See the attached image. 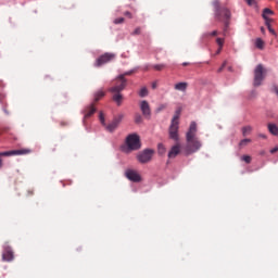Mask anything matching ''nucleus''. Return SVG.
Segmentation results:
<instances>
[{"label":"nucleus","instance_id":"nucleus-40","mask_svg":"<svg viewBox=\"0 0 278 278\" xmlns=\"http://www.w3.org/2000/svg\"><path fill=\"white\" fill-rule=\"evenodd\" d=\"M220 51H223V48H219V47H218V49H217V51H216V55H219Z\"/></svg>","mask_w":278,"mask_h":278},{"label":"nucleus","instance_id":"nucleus-48","mask_svg":"<svg viewBox=\"0 0 278 278\" xmlns=\"http://www.w3.org/2000/svg\"><path fill=\"white\" fill-rule=\"evenodd\" d=\"M62 126L66 125V123H61Z\"/></svg>","mask_w":278,"mask_h":278},{"label":"nucleus","instance_id":"nucleus-19","mask_svg":"<svg viewBox=\"0 0 278 278\" xmlns=\"http://www.w3.org/2000/svg\"><path fill=\"white\" fill-rule=\"evenodd\" d=\"M267 128L269 134H271V136H278V127L276 124H268Z\"/></svg>","mask_w":278,"mask_h":278},{"label":"nucleus","instance_id":"nucleus-24","mask_svg":"<svg viewBox=\"0 0 278 278\" xmlns=\"http://www.w3.org/2000/svg\"><path fill=\"white\" fill-rule=\"evenodd\" d=\"M165 67H166V64H155V65H153L154 71H164Z\"/></svg>","mask_w":278,"mask_h":278},{"label":"nucleus","instance_id":"nucleus-8","mask_svg":"<svg viewBox=\"0 0 278 278\" xmlns=\"http://www.w3.org/2000/svg\"><path fill=\"white\" fill-rule=\"evenodd\" d=\"M153 153L154 151L151 149H146L138 153L137 160L140 162V164H148L151 160H153Z\"/></svg>","mask_w":278,"mask_h":278},{"label":"nucleus","instance_id":"nucleus-35","mask_svg":"<svg viewBox=\"0 0 278 278\" xmlns=\"http://www.w3.org/2000/svg\"><path fill=\"white\" fill-rule=\"evenodd\" d=\"M248 5H255L257 2L255 0H245Z\"/></svg>","mask_w":278,"mask_h":278},{"label":"nucleus","instance_id":"nucleus-10","mask_svg":"<svg viewBox=\"0 0 278 278\" xmlns=\"http://www.w3.org/2000/svg\"><path fill=\"white\" fill-rule=\"evenodd\" d=\"M116 58V54L114 53H104L96 61V66H103V64H108V62H112Z\"/></svg>","mask_w":278,"mask_h":278},{"label":"nucleus","instance_id":"nucleus-41","mask_svg":"<svg viewBox=\"0 0 278 278\" xmlns=\"http://www.w3.org/2000/svg\"><path fill=\"white\" fill-rule=\"evenodd\" d=\"M277 151H278V148H274L270 150V153H277Z\"/></svg>","mask_w":278,"mask_h":278},{"label":"nucleus","instance_id":"nucleus-25","mask_svg":"<svg viewBox=\"0 0 278 278\" xmlns=\"http://www.w3.org/2000/svg\"><path fill=\"white\" fill-rule=\"evenodd\" d=\"M273 22H269L268 24H265L269 34H273V36H277V33H275V29H273V27L270 26Z\"/></svg>","mask_w":278,"mask_h":278},{"label":"nucleus","instance_id":"nucleus-14","mask_svg":"<svg viewBox=\"0 0 278 278\" xmlns=\"http://www.w3.org/2000/svg\"><path fill=\"white\" fill-rule=\"evenodd\" d=\"M2 260L4 262H12V260H14V252H12V248L10 247L4 248Z\"/></svg>","mask_w":278,"mask_h":278},{"label":"nucleus","instance_id":"nucleus-11","mask_svg":"<svg viewBox=\"0 0 278 278\" xmlns=\"http://www.w3.org/2000/svg\"><path fill=\"white\" fill-rule=\"evenodd\" d=\"M125 177L129 179V181H134L135 184H138L142 180V177H140V174L134 169H126Z\"/></svg>","mask_w":278,"mask_h":278},{"label":"nucleus","instance_id":"nucleus-49","mask_svg":"<svg viewBox=\"0 0 278 278\" xmlns=\"http://www.w3.org/2000/svg\"><path fill=\"white\" fill-rule=\"evenodd\" d=\"M144 71H149V67H146Z\"/></svg>","mask_w":278,"mask_h":278},{"label":"nucleus","instance_id":"nucleus-45","mask_svg":"<svg viewBox=\"0 0 278 278\" xmlns=\"http://www.w3.org/2000/svg\"><path fill=\"white\" fill-rule=\"evenodd\" d=\"M182 66H190V63L189 62H185V63H182Z\"/></svg>","mask_w":278,"mask_h":278},{"label":"nucleus","instance_id":"nucleus-33","mask_svg":"<svg viewBox=\"0 0 278 278\" xmlns=\"http://www.w3.org/2000/svg\"><path fill=\"white\" fill-rule=\"evenodd\" d=\"M225 66H227V61H225L222 66L218 68L217 73H223V71L225 70Z\"/></svg>","mask_w":278,"mask_h":278},{"label":"nucleus","instance_id":"nucleus-28","mask_svg":"<svg viewBox=\"0 0 278 278\" xmlns=\"http://www.w3.org/2000/svg\"><path fill=\"white\" fill-rule=\"evenodd\" d=\"M216 42H217L218 47H219L220 49H223V47H224V45H225V39H224V38H217V39H216Z\"/></svg>","mask_w":278,"mask_h":278},{"label":"nucleus","instance_id":"nucleus-23","mask_svg":"<svg viewBox=\"0 0 278 278\" xmlns=\"http://www.w3.org/2000/svg\"><path fill=\"white\" fill-rule=\"evenodd\" d=\"M255 47L257 49H264V40H262V38H257L255 41Z\"/></svg>","mask_w":278,"mask_h":278},{"label":"nucleus","instance_id":"nucleus-31","mask_svg":"<svg viewBox=\"0 0 278 278\" xmlns=\"http://www.w3.org/2000/svg\"><path fill=\"white\" fill-rule=\"evenodd\" d=\"M249 142H251V139H243L240 141L239 147H247Z\"/></svg>","mask_w":278,"mask_h":278},{"label":"nucleus","instance_id":"nucleus-29","mask_svg":"<svg viewBox=\"0 0 278 278\" xmlns=\"http://www.w3.org/2000/svg\"><path fill=\"white\" fill-rule=\"evenodd\" d=\"M122 23H125V18L124 17H118L114 20V24L115 25H121Z\"/></svg>","mask_w":278,"mask_h":278},{"label":"nucleus","instance_id":"nucleus-27","mask_svg":"<svg viewBox=\"0 0 278 278\" xmlns=\"http://www.w3.org/2000/svg\"><path fill=\"white\" fill-rule=\"evenodd\" d=\"M135 123H136L137 125H140V123H142V115L136 114V115H135Z\"/></svg>","mask_w":278,"mask_h":278},{"label":"nucleus","instance_id":"nucleus-2","mask_svg":"<svg viewBox=\"0 0 278 278\" xmlns=\"http://www.w3.org/2000/svg\"><path fill=\"white\" fill-rule=\"evenodd\" d=\"M213 7L215 8V18L219 23H224V36H227L229 29V21L231 18V11L227 8H220V2L218 0L213 1Z\"/></svg>","mask_w":278,"mask_h":278},{"label":"nucleus","instance_id":"nucleus-37","mask_svg":"<svg viewBox=\"0 0 278 278\" xmlns=\"http://www.w3.org/2000/svg\"><path fill=\"white\" fill-rule=\"evenodd\" d=\"M124 16H128V18H132L131 12H129V11H126V12L124 13Z\"/></svg>","mask_w":278,"mask_h":278},{"label":"nucleus","instance_id":"nucleus-38","mask_svg":"<svg viewBox=\"0 0 278 278\" xmlns=\"http://www.w3.org/2000/svg\"><path fill=\"white\" fill-rule=\"evenodd\" d=\"M28 197H34V189L27 191Z\"/></svg>","mask_w":278,"mask_h":278},{"label":"nucleus","instance_id":"nucleus-9","mask_svg":"<svg viewBox=\"0 0 278 278\" xmlns=\"http://www.w3.org/2000/svg\"><path fill=\"white\" fill-rule=\"evenodd\" d=\"M29 153H31V149L24 148L20 150L0 152V157H10V155H29Z\"/></svg>","mask_w":278,"mask_h":278},{"label":"nucleus","instance_id":"nucleus-22","mask_svg":"<svg viewBox=\"0 0 278 278\" xmlns=\"http://www.w3.org/2000/svg\"><path fill=\"white\" fill-rule=\"evenodd\" d=\"M139 97L141 98L149 97V89H147V87L141 88L139 91Z\"/></svg>","mask_w":278,"mask_h":278},{"label":"nucleus","instance_id":"nucleus-20","mask_svg":"<svg viewBox=\"0 0 278 278\" xmlns=\"http://www.w3.org/2000/svg\"><path fill=\"white\" fill-rule=\"evenodd\" d=\"M93 97H94V103H97L98 101H101V99H103V97H105V91H103V90H99V91H97L94 94H93Z\"/></svg>","mask_w":278,"mask_h":278},{"label":"nucleus","instance_id":"nucleus-34","mask_svg":"<svg viewBox=\"0 0 278 278\" xmlns=\"http://www.w3.org/2000/svg\"><path fill=\"white\" fill-rule=\"evenodd\" d=\"M205 36H218V30H213L212 33L205 34Z\"/></svg>","mask_w":278,"mask_h":278},{"label":"nucleus","instance_id":"nucleus-13","mask_svg":"<svg viewBox=\"0 0 278 278\" xmlns=\"http://www.w3.org/2000/svg\"><path fill=\"white\" fill-rule=\"evenodd\" d=\"M94 112H97V108H94V103L88 105L85 110H84V123H86V121H88V118H90V116H92V114H94Z\"/></svg>","mask_w":278,"mask_h":278},{"label":"nucleus","instance_id":"nucleus-42","mask_svg":"<svg viewBox=\"0 0 278 278\" xmlns=\"http://www.w3.org/2000/svg\"><path fill=\"white\" fill-rule=\"evenodd\" d=\"M258 137L263 138L264 140H266V135L260 134Z\"/></svg>","mask_w":278,"mask_h":278},{"label":"nucleus","instance_id":"nucleus-3","mask_svg":"<svg viewBox=\"0 0 278 278\" xmlns=\"http://www.w3.org/2000/svg\"><path fill=\"white\" fill-rule=\"evenodd\" d=\"M168 134H169L170 140L178 142V140H179V111L176 112V114L174 115V117L172 119Z\"/></svg>","mask_w":278,"mask_h":278},{"label":"nucleus","instance_id":"nucleus-15","mask_svg":"<svg viewBox=\"0 0 278 278\" xmlns=\"http://www.w3.org/2000/svg\"><path fill=\"white\" fill-rule=\"evenodd\" d=\"M273 15H275V11H273L268 8L263 10L262 17L265 21V25H268V23H273V18L268 17V16H273Z\"/></svg>","mask_w":278,"mask_h":278},{"label":"nucleus","instance_id":"nucleus-43","mask_svg":"<svg viewBox=\"0 0 278 278\" xmlns=\"http://www.w3.org/2000/svg\"><path fill=\"white\" fill-rule=\"evenodd\" d=\"M251 97H257V92L256 91H252Z\"/></svg>","mask_w":278,"mask_h":278},{"label":"nucleus","instance_id":"nucleus-44","mask_svg":"<svg viewBox=\"0 0 278 278\" xmlns=\"http://www.w3.org/2000/svg\"><path fill=\"white\" fill-rule=\"evenodd\" d=\"M262 34H266V29L264 27H261Z\"/></svg>","mask_w":278,"mask_h":278},{"label":"nucleus","instance_id":"nucleus-32","mask_svg":"<svg viewBox=\"0 0 278 278\" xmlns=\"http://www.w3.org/2000/svg\"><path fill=\"white\" fill-rule=\"evenodd\" d=\"M251 160H252V159H251V156H249V155H243V156H242V161L245 162V164H251Z\"/></svg>","mask_w":278,"mask_h":278},{"label":"nucleus","instance_id":"nucleus-39","mask_svg":"<svg viewBox=\"0 0 278 278\" xmlns=\"http://www.w3.org/2000/svg\"><path fill=\"white\" fill-rule=\"evenodd\" d=\"M155 88H157V83H152V89L155 90Z\"/></svg>","mask_w":278,"mask_h":278},{"label":"nucleus","instance_id":"nucleus-4","mask_svg":"<svg viewBox=\"0 0 278 278\" xmlns=\"http://www.w3.org/2000/svg\"><path fill=\"white\" fill-rule=\"evenodd\" d=\"M126 147L128 151H138L142 144L140 143V136L137 134L128 135L126 138Z\"/></svg>","mask_w":278,"mask_h":278},{"label":"nucleus","instance_id":"nucleus-17","mask_svg":"<svg viewBox=\"0 0 278 278\" xmlns=\"http://www.w3.org/2000/svg\"><path fill=\"white\" fill-rule=\"evenodd\" d=\"M175 90H179L180 92H186L188 90V83H178L175 85Z\"/></svg>","mask_w":278,"mask_h":278},{"label":"nucleus","instance_id":"nucleus-1","mask_svg":"<svg viewBox=\"0 0 278 278\" xmlns=\"http://www.w3.org/2000/svg\"><path fill=\"white\" fill-rule=\"evenodd\" d=\"M197 122H191L189 129L186 134V155H192V153H197V151H200L201 147H203V143H201V140H199V137L197 136Z\"/></svg>","mask_w":278,"mask_h":278},{"label":"nucleus","instance_id":"nucleus-46","mask_svg":"<svg viewBox=\"0 0 278 278\" xmlns=\"http://www.w3.org/2000/svg\"><path fill=\"white\" fill-rule=\"evenodd\" d=\"M3 167V160L0 159V168Z\"/></svg>","mask_w":278,"mask_h":278},{"label":"nucleus","instance_id":"nucleus-5","mask_svg":"<svg viewBox=\"0 0 278 278\" xmlns=\"http://www.w3.org/2000/svg\"><path fill=\"white\" fill-rule=\"evenodd\" d=\"M266 77V70L264 68V65L258 64L254 70V81L253 86L255 88L260 87V85L264 81Z\"/></svg>","mask_w":278,"mask_h":278},{"label":"nucleus","instance_id":"nucleus-30","mask_svg":"<svg viewBox=\"0 0 278 278\" xmlns=\"http://www.w3.org/2000/svg\"><path fill=\"white\" fill-rule=\"evenodd\" d=\"M140 34H142V28L137 27L134 31H132V36H140Z\"/></svg>","mask_w":278,"mask_h":278},{"label":"nucleus","instance_id":"nucleus-18","mask_svg":"<svg viewBox=\"0 0 278 278\" xmlns=\"http://www.w3.org/2000/svg\"><path fill=\"white\" fill-rule=\"evenodd\" d=\"M113 101L116 102L117 105H122L123 103V94L121 92H113Z\"/></svg>","mask_w":278,"mask_h":278},{"label":"nucleus","instance_id":"nucleus-21","mask_svg":"<svg viewBox=\"0 0 278 278\" xmlns=\"http://www.w3.org/2000/svg\"><path fill=\"white\" fill-rule=\"evenodd\" d=\"M242 136H249V134H251L253 131V127L251 126H244L242 129Z\"/></svg>","mask_w":278,"mask_h":278},{"label":"nucleus","instance_id":"nucleus-36","mask_svg":"<svg viewBox=\"0 0 278 278\" xmlns=\"http://www.w3.org/2000/svg\"><path fill=\"white\" fill-rule=\"evenodd\" d=\"M134 73H135V71L131 70V71L126 72V73H124V74H122V75H124V79H125V77H127V75H134Z\"/></svg>","mask_w":278,"mask_h":278},{"label":"nucleus","instance_id":"nucleus-6","mask_svg":"<svg viewBox=\"0 0 278 278\" xmlns=\"http://www.w3.org/2000/svg\"><path fill=\"white\" fill-rule=\"evenodd\" d=\"M99 119H100L101 125H103V127H106L108 131L112 132L116 129V127H118V125L121 124V121L123 119V116L115 117L112 121V123H110L109 125H105V115H103V112H100Z\"/></svg>","mask_w":278,"mask_h":278},{"label":"nucleus","instance_id":"nucleus-47","mask_svg":"<svg viewBox=\"0 0 278 278\" xmlns=\"http://www.w3.org/2000/svg\"><path fill=\"white\" fill-rule=\"evenodd\" d=\"M159 149H164V144L160 143Z\"/></svg>","mask_w":278,"mask_h":278},{"label":"nucleus","instance_id":"nucleus-7","mask_svg":"<svg viewBox=\"0 0 278 278\" xmlns=\"http://www.w3.org/2000/svg\"><path fill=\"white\" fill-rule=\"evenodd\" d=\"M127 88V79H125V75H119L116 78V85L109 89V92H123V89Z\"/></svg>","mask_w":278,"mask_h":278},{"label":"nucleus","instance_id":"nucleus-12","mask_svg":"<svg viewBox=\"0 0 278 278\" xmlns=\"http://www.w3.org/2000/svg\"><path fill=\"white\" fill-rule=\"evenodd\" d=\"M140 110L146 118H151V105L147 100L140 102Z\"/></svg>","mask_w":278,"mask_h":278},{"label":"nucleus","instance_id":"nucleus-26","mask_svg":"<svg viewBox=\"0 0 278 278\" xmlns=\"http://www.w3.org/2000/svg\"><path fill=\"white\" fill-rule=\"evenodd\" d=\"M166 108H168L167 104H160V105L156 108V113L159 114L160 112H163V110H166Z\"/></svg>","mask_w":278,"mask_h":278},{"label":"nucleus","instance_id":"nucleus-16","mask_svg":"<svg viewBox=\"0 0 278 278\" xmlns=\"http://www.w3.org/2000/svg\"><path fill=\"white\" fill-rule=\"evenodd\" d=\"M181 152V144L176 143L175 146L172 147V149L168 152V157L173 159V157H177V155H179V153Z\"/></svg>","mask_w":278,"mask_h":278}]
</instances>
